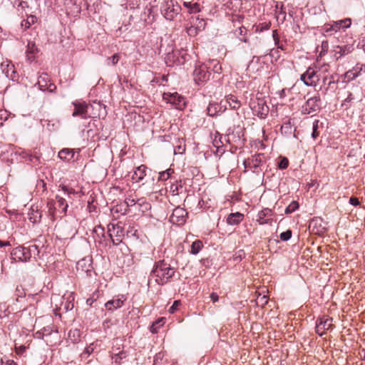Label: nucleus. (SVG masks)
I'll use <instances>...</instances> for the list:
<instances>
[{"instance_id":"obj_1","label":"nucleus","mask_w":365,"mask_h":365,"mask_svg":"<svg viewBox=\"0 0 365 365\" xmlns=\"http://www.w3.org/2000/svg\"><path fill=\"white\" fill-rule=\"evenodd\" d=\"M175 272V268L163 259L155 263L150 276L155 277L157 284L163 285L170 281Z\"/></svg>"},{"instance_id":"obj_2","label":"nucleus","mask_w":365,"mask_h":365,"mask_svg":"<svg viewBox=\"0 0 365 365\" xmlns=\"http://www.w3.org/2000/svg\"><path fill=\"white\" fill-rule=\"evenodd\" d=\"M181 9L177 0H163L160 4L162 15L169 21L173 20L180 14Z\"/></svg>"},{"instance_id":"obj_3","label":"nucleus","mask_w":365,"mask_h":365,"mask_svg":"<svg viewBox=\"0 0 365 365\" xmlns=\"http://www.w3.org/2000/svg\"><path fill=\"white\" fill-rule=\"evenodd\" d=\"M56 200H50L48 201L47 207L48 208L49 214L55 216L56 212H59L60 214L66 215L68 207L66 200L63 196L59 194L56 195Z\"/></svg>"},{"instance_id":"obj_4","label":"nucleus","mask_w":365,"mask_h":365,"mask_svg":"<svg viewBox=\"0 0 365 365\" xmlns=\"http://www.w3.org/2000/svg\"><path fill=\"white\" fill-rule=\"evenodd\" d=\"M210 74L207 66L202 64L195 67L193 71V78L195 82L200 85L207 82L210 79Z\"/></svg>"},{"instance_id":"obj_5","label":"nucleus","mask_w":365,"mask_h":365,"mask_svg":"<svg viewBox=\"0 0 365 365\" xmlns=\"http://www.w3.org/2000/svg\"><path fill=\"white\" fill-rule=\"evenodd\" d=\"M321 103L319 96L309 98L305 104L302 106V113L304 114H311L319 111L321 109Z\"/></svg>"},{"instance_id":"obj_6","label":"nucleus","mask_w":365,"mask_h":365,"mask_svg":"<svg viewBox=\"0 0 365 365\" xmlns=\"http://www.w3.org/2000/svg\"><path fill=\"white\" fill-rule=\"evenodd\" d=\"M300 80L308 86H314L319 81V77L314 68L309 67L306 72L301 75Z\"/></svg>"},{"instance_id":"obj_7","label":"nucleus","mask_w":365,"mask_h":365,"mask_svg":"<svg viewBox=\"0 0 365 365\" xmlns=\"http://www.w3.org/2000/svg\"><path fill=\"white\" fill-rule=\"evenodd\" d=\"M363 98L362 88L360 87H356L354 92H349L347 97L341 103V107L347 110L351 106V103L354 101H361Z\"/></svg>"},{"instance_id":"obj_8","label":"nucleus","mask_w":365,"mask_h":365,"mask_svg":"<svg viewBox=\"0 0 365 365\" xmlns=\"http://www.w3.org/2000/svg\"><path fill=\"white\" fill-rule=\"evenodd\" d=\"M112 229L108 226V235L113 245H118L122 242V237L124 236V230L120 225H112Z\"/></svg>"},{"instance_id":"obj_9","label":"nucleus","mask_w":365,"mask_h":365,"mask_svg":"<svg viewBox=\"0 0 365 365\" xmlns=\"http://www.w3.org/2000/svg\"><path fill=\"white\" fill-rule=\"evenodd\" d=\"M163 99L168 103L175 105L178 109H182L185 106L184 98L178 93H165L163 94Z\"/></svg>"},{"instance_id":"obj_10","label":"nucleus","mask_w":365,"mask_h":365,"mask_svg":"<svg viewBox=\"0 0 365 365\" xmlns=\"http://www.w3.org/2000/svg\"><path fill=\"white\" fill-rule=\"evenodd\" d=\"M37 84L41 91H48L53 93L56 89V86L51 82L50 78L47 73H43L39 76Z\"/></svg>"},{"instance_id":"obj_11","label":"nucleus","mask_w":365,"mask_h":365,"mask_svg":"<svg viewBox=\"0 0 365 365\" xmlns=\"http://www.w3.org/2000/svg\"><path fill=\"white\" fill-rule=\"evenodd\" d=\"M74 110L72 113L73 117L80 116L82 118L87 119L91 116L88 114V105L86 102L74 101L72 103Z\"/></svg>"},{"instance_id":"obj_12","label":"nucleus","mask_w":365,"mask_h":365,"mask_svg":"<svg viewBox=\"0 0 365 365\" xmlns=\"http://www.w3.org/2000/svg\"><path fill=\"white\" fill-rule=\"evenodd\" d=\"M60 11H64L67 15L77 16L81 14V7L78 4L77 0H68L65 7H63Z\"/></svg>"},{"instance_id":"obj_13","label":"nucleus","mask_w":365,"mask_h":365,"mask_svg":"<svg viewBox=\"0 0 365 365\" xmlns=\"http://www.w3.org/2000/svg\"><path fill=\"white\" fill-rule=\"evenodd\" d=\"M187 211L180 207L175 208L170 217V221L173 224L182 225L185 222Z\"/></svg>"},{"instance_id":"obj_14","label":"nucleus","mask_w":365,"mask_h":365,"mask_svg":"<svg viewBox=\"0 0 365 365\" xmlns=\"http://www.w3.org/2000/svg\"><path fill=\"white\" fill-rule=\"evenodd\" d=\"M332 318L321 317L317 319L316 323V332L319 336H323L326 330H329L332 327Z\"/></svg>"},{"instance_id":"obj_15","label":"nucleus","mask_w":365,"mask_h":365,"mask_svg":"<svg viewBox=\"0 0 365 365\" xmlns=\"http://www.w3.org/2000/svg\"><path fill=\"white\" fill-rule=\"evenodd\" d=\"M255 115L260 118H265L269 113V107L263 99H258L252 107Z\"/></svg>"},{"instance_id":"obj_16","label":"nucleus","mask_w":365,"mask_h":365,"mask_svg":"<svg viewBox=\"0 0 365 365\" xmlns=\"http://www.w3.org/2000/svg\"><path fill=\"white\" fill-rule=\"evenodd\" d=\"M126 298L124 295H118L105 303V307L108 311L113 312L114 310L123 307Z\"/></svg>"},{"instance_id":"obj_17","label":"nucleus","mask_w":365,"mask_h":365,"mask_svg":"<svg viewBox=\"0 0 365 365\" xmlns=\"http://www.w3.org/2000/svg\"><path fill=\"white\" fill-rule=\"evenodd\" d=\"M262 159L263 154H255L252 155L251 158L245 159L243 164L245 168L256 169L260 166Z\"/></svg>"},{"instance_id":"obj_18","label":"nucleus","mask_w":365,"mask_h":365,"mask_svg":"<svg viewBox=\"0 0 365 365\" xmlns=\"http://www.w3.org/2000/svg\"><path fill=\"white\" fill-rule=\"evenodd\" d=\"M331 23V26L329 28H332L335 34L340 32L341 31H345L346 29L349 28L351 25V19L349 18H346L342 20L334 21Z\"/></svg>"},{"instance_id":"obj_19","label":"nucleus","mask_w":365,"mask_h":365,"mask_svg":"<svg viewBox=\"0 0 365 365\" xmlns=\"http://www.w3.org/2000/svg\"><path fill=\"white\" fill-rule=\"evenodd\" d=\"M186 53L180 51H173L171 53H168L166 56V63H168V61H173V63H176L177 64H182L185 61V56Z\"/></svg>"},{"instance_id":"obj_20","label":"nucleus","mask_w":365,"mask_h":365,"mask_svg":"<svg viewBox=\"0 0 365 365\" xmlns=\"http://www.w3.org/2000/svg\"><path fill=\"white\" fill-rule=\"evenodd\" d=\"M309 228L316 235H322L325 231L324 227L322 226V220L320 218L312 219L309 222Z\"/></svg>"},{"instance_id":"obj_21","label":"nucleus","mask_w":365,"mask_h":365,"mask_svg":"<svg viewBox=\"0 0 365 365\" xmlns=\"http://www.w3.org/2000/svg\"><path fill=\"white\" fill-rule=\"evenodd\" d=\"M147 167L145 165H141L135 168L132 175V179L135 182H140L143 180L146 175Z\"/></svg>"},{"instance_id":"obj_22","label":"nucleus","mask_w":365,"mask_h":365,"mask_svg":"<svg viewBox=\"0 0 365 365\" xmlns=\"http://www.w3.org/2000/svg\"><path fill=\"white\" fill-rule=\"evenodd\" d=\"M353 44H346L343 46H337L334 50L335 55H339V57L347 55L354 51Z\"/></svg>"},{"instance_id":"obj_23","label":"nucleus","mask_w":365,"mask_h":365,"mask_svg":"<svg viewBox=\"0 0 365 365\" xmlns=\"http://www.w3.org/2000/svg\"><path fill=\"white\" fill-rule=\"evenodd\" d=\"M58 157L65 161L69 162L75 160V151L70 148H63L58 153Z\"/></svg>"},{"instance_id":"obj_24","label":"nucleus","mask_w":365,"mask_h":365,"mask_svg":"<svg viewBox=\"0 0 365 365\" xmlns=\"http://www.w3.org/2000/svg\"><path fill=\"white\" fill-rule=\"evenodd\" d=\"M272 215V210L267 208L259 211L257 214V221L259 225L267 224L270 219H267V217H270Z\"/></svg>"},{"instance_id":"obj_25","label":"nucleus","mask_w":365,"mask_h":365,"mask_svg":"<svg viewBox=\"0 0 365 365\" xmlns=\"http://www.w3.org/2000/svg\"><path fill=\"white\" fill-rule=\"evenodd\" d=\"M244 219V215L240 212L231 213L227 218V223L230 225H237Z\"/></svg>"},{"instance_id":"obj_26","label":"nucleus","mask_w":365,"mask_h":365,"mask_svg":"<svg viewBox=\"0 0 365 365\" xmlns=\"http://www.w3.org/2000/svg\"><path fill=\"white\" fill-rule=\"evenodd\" d=\"M38 53V48L36 43L34 42H29L26 49V56L29 60L33 61L35 58V55Z\"/></svg>"},{"instance_id":"obj_27","label":"nucleus","mask_w":365,"mask_h":365,"mask_svg":"<svg viewBox=\"0 0 365 365\" xmlns=\"http://www.w3.org/2000/svg\"><path fill=\"white\" fill-rule=\"evenodd\" d=\"M205 65L207 66L208 70L211 69L215 73L220 74L222 73V66L216 59H210Z\"/></svg>"},{"instance_id":"obj_28","label":"nucleus","mask_w":365,"mask_h":365,"mask_svg":"<svg viewBox=\"0 0 365 365\" xmlns=\"http://www.w3.org/2000/svg\"><path fill=\"white\" fill-rule=\"evenodd\" d=\"M225 101L233 110H237L241 106L240 101H238L237 98L233 95H229L226 96Z\"/></svg>"},{"instance_id":"obj_29","label":"nucleus","mask_w":365,"mask_h":365,"mask_svg":"<svg viewBox=\"0 0 365 365\" xmlns=\"http://www.w3.org/2000/svg\"><path fill=\"white\" fill-rule=\"evenodd\" d=\"M11 256L15 260L24 261V247L19 246L12 250L11 252Z\"/></svg>"},{"instance_id":"obj_30","label":"nucleus","mask_w":365,"mask_h":365,"mask_svg":"<svg viewBox=\"0 0 365 365\" xmlns=\"http://www.w3.org/2000/svg\"><path fill=\"white\" fill-rule=\"evenodd\" d=\"M37 21V17L34 15H29L27 16L26 19H24L21 21V26L24 27L26 29H29L31 25L34 24Z\"/></svg>"},{"instance_id":"obj_31","label":"nucleus","mask_w":365,"mask_h":365,"mask_svg":"<svg viewBox=\"0 0 365 365\" xmlns=\"http://www.w3.org/2000/svg\"><path fill=\"white\" fill-rule=\"evenodd\" d=\"M202 247H203L202 242L199 240H195L191 245L190 252L192 255H197L200 252V251L202 250Z\"/></svg>"},{"instance_id":"obj_32","label":"nucleus","mask_w":365,"mask_h":365,"mask_svg":"<svg viewBox=\"0 0 365 365\" xmlns=\"http://www.w3.org/2000/svg\"><path fill=\"white\" fill-rule=\"evenodd\" d=\"M4 71L5 72L6 76L8 78H11L12 81H15L18 78V74L14 70V65H7L6 71L4 69Z\"/></svg>"},{"instance_id":"obj_33","label":"nucleus","mask_w":365,"mask_h":365,"mask_svg":"<svg viewBox=\"0 0 365 365\" xmlns=\"http://www.w3.org/2000/svg\"><path fill=\"white\" fill-rule=\"evenodd\" d=\"M220 110V106L216 103H210L207 108V114L212 117L217 115Z\"/></svg>"},{"instance_id":"obj_34","label":"nucleus","mask_w":365,"mask_h":365,"mask_svg":"<svg viewBox=\"0 0 365 365\" xmlns=\"http://www.w3.org/2000/svg\"><path fill=\"white\" fill-rule=\"evenodd\" d=\"M363 65H361L360 68L356 67L354 68V71H349L345 73V78L348 79V81H351L354 79L358 76L359 73L361 71Z\"/></svg>"},{"instance_id":"obj_35","label":"nucleus","mask_w":365,"mask_h":365,"mask_svg":"<svg viewBox=\"0 0 365 365\" xmlns=\"http://www.w3.org/2000/svg\"><path fill=\"white\" fill-rule=\"evenodd\" d=\"M331 26V23L325 24L321 29L322 34L325 36L334 35L335 33Z\"/></svg>"},{"instance_id":"obj_36","label":"nucleus","mask_w":365,"mask_h":365,"mask_svg":"<svg viewBox=\"0 0 365 365\" xmlns=\"http://www.w3.org/2000/svg\"><path fill=\"white\" fill-rule=\"evenodd\" d=\"M60 187L61 188V191L62 192V195L68 198L71 197V195H74L76 193V191L73 188L68 187L66 185H61Z\"/></svg>"},{"instance_id":"obj_37","label":"nucleus","mask_w":365,"mask_h":365,"mask_svg":"<svg viewBox=\"0 0 365 365\" xmlns=\"http://www.w3.org/2000/svg\"><path fill=\"white\" fill-rule=\"evenodd\" d=\"M174 173L173 169H168L165 171L159 173L158 180L161 181L167 180L172 173Z\"/></svg>"},{"instance_id":"obj_38","label":"nucleus","mask_w":365,"mask_h":365,"mask_svg":"<svg viewBox=\"0 0 365 365\" xmlns=\"http://www.w3.org/2000/svg\"><path fill=\"white\" fill-rule=\"evenodd\" d=\"M319 120H315L314 122H313V125H312V138H314V139H316L319 135Z\"/></svg>"},{"instance_id":"obj_39","label":"nucleus","mask_w":365,"mask_h":365,"mask_svg":"<svg viewBox=\"0 0 365 365\" xmlns=\"http://www.w3.org/2000/svg\"><path fill=\"white\" fill-rule=\"evenodd\" d=\"M139 201L140 200H136L135 198L133 197L132 195H128L125 199V203L128 207H133L137 203L140 205Z\"/></svg>"},{"instance_id":"obj_40","label":"nucleus","mask_w":365,"mask_h":365,"mask_svg":"<svg viewBox=\"0 0 365 365\" xmlns=\"http://www.w3.org/2000/svg\"><path fill=\"white\" fill-rule=\"evenodd\" d=\"M299 207V204L297 201H292L285 209L286 214H291L297 210Z\"/></svg>"},{"instance_id":"obj_41","label":"nucleus","mask_w":365,"mask_h":365,"mask_svg":"<svg viewBox=\"0 0 365 365\" xmlns=\"http://www.w3.org/2000/svg\"><path fill=\"white\" fill-rule=\"evenodd\" d=\"M29 215V220L32 222H36L39 221L41 218V214L38 210L34 211L33 209L31 210V212Z\"/></svg>"},{"instance_id":"obj_42","label":"nucleus","mask_w":365,"mask_h":365,"mask_svg":"<svg viewBox=\"0 0 365 365\" xmlns=\"http://www.w3.org/2000/svg\"><path fill=\"white\" fill-rule=\"evenodd\" d=\"M29 250L31 257L36 258L39 255V249L38 247L36 245H31L29 246Z\"/></svg>"},{"instance_id":"obj_43","label":"nucleus","mask_w":365,"mask_h":365,"mask_svg":"<svg viewBox=\"0 0 365 365\" xmlns=\"http://www.w3.org/2000/svg\"><path fill=\"white\" fill-rule=\"evenodd\" d=\"M93 232L97 235L98 237L101 238V237H104L105 230L104 228L101 225L96 226L93 228Z\"/></svg>"},{"instance_id":"obj_44","label":"nucleus","mask_w":365,"mask_h":365,"mask_svg":"<svg viewBox=\"0 0 365 365\" xmlns=\"http://www.w3.org/2000/svg\"><path fill=\"white\" fill-rule=\"evenodd\" d=\"M292 231L290 230H288L285 232H283L280 234V239L282 241H287L289 240L292 237Z\"/></svg>"},{"instance_id":"obj_45","label":"nucleus","mask_w":365,"mask_h":365,"mask_svg":"<svg viewBox=\"0 0 365 365\" xmlns=\"http://www.w3.org/2000/svg\"><path fill=\"white\" fill-rule=\"evenodd\" d=\"M271 26L270 22H264L261 24H259L257 26V31H259V32H262L264 31L269 30Z\"/></svg>"},{"instance_id":"obj_46","label":"nucleus","mask_w":365,"mask_h":365,"mask_svg":"<svg viewBox=\"0 0 365 365\" xmlns=\"http://www.w3.org/2000/svg\"><path fill=\"white\" fill-rule=\"evenodd\" d=\"M68 0H53V4L54 6L59 10H61L63 7H65V4Z\"/></svg>"},{"instance_id":"obj_47","label":"nucleus","mask_w":365,"mask_h":365,"mask_svg":"<svg viewBox=\"0 0 365 365\" xmlns=\"http://www.w3.org/2000/svg\"><path fill=\"white\" fill-rule=\"evenodd\" d=\"M8 119V114L5 110H0V127L3 126L4 122Z\"/></svg>"},{"instance_id":"obj_48","label":"nucleus","mask_w":365,"mask_h":365,"mask_svg":"<svg viewBox=\"0 0 365 365\" xmlns=\"http://www.w3.org/2000/svg\"><path fill=\"white\" fill-rule=\"evenodd\" d=\"M289 165V160L287 158H283L279 163V168L280 169H286Z\"/></svg>"},{"instance_id":"obj_49","label":"nucleus","mask_w":365,"mask_h":365,"mask_svg":"<svg viewBox=\"0 0 365 365\" xmlns=\"http://www.w3.org/2000/svg\"><path fill=\"white\" fill-rule=\"evenodd\" d=\"M31 255L30 254L29 247H24V259L25 262L29 260L31 258Z\"/></svg>"},{"instance_id":"obj_50","label":"nucleus","mask_w":365,"mask_h":365,"mask_svg":"<svg viewBox=\"0 0 365 365\" xmlns=\"http://www.w3.org/2000/svg\"><path fill=\"white\" fill-rule=\"evenodd\" d=\"M180 305V301H175L173 304V305L169 309V312L173 314L174 313L178 308V307Z\"/></svg>"},{"instance_id":"obj_51","label":"nucleus","mask_w":365,"mask_h":365,"mask_svg":"<svg viewBox=\"0 0 365 365\" xmlns=\"http://www.w3.org/2000/svg\"><path fill=\"white\" fill-rule=\"evenodd\" d=\"M26 295V293L21 287H17L16 289V296L17 298L24 297Z\"/></svg>"},{"instance_id":"obj_52","label":"nucleus","mask_w":365,"mask_h":365,"mask_svg":"<svg viewBox=\"0 0 365 365\" xmlns=\"http://www.w3.org/2000/svg\"><path fill=\"white\" fill-rule=\"evenodd\" d=\"M272 38L274 41V45L279 44V42L280 41V40H279V36L277 30H274L272 31Z\"/></svg>"},{"instance_id":"obj_53","label":"nucleus","mask_w":365,"mask_h":365,"mask_svg":"<svg viewBox=\"0 0 365 365\" xmlns=\"http://www.w3.org/2000/svg\"><path fill=\"white\" fill-rule=\"evenodd\" d=\"M200 11V4L197 3L192 4L191 9L190 13H196Z\"/></svg>"},{"instance_id":"obj_54","label":"nucleus","mask_w":365,"mask_h":365,"mask_svg":"<svg viewBox=\"0 0 365 365\" xmlns=\"http://www.w3.org/2000/svg\"><path fill=\"white\" fill-rule=\"evenodd\" d=\"M187 32L190 36H195L197 34V29L193 26H190L187 29Z\"/></svg>"},{"instance_id":"obj_55","label":"nucleus","mask_w":365,"mask_h":365,"mask_svg":"<svg viewBox=\"0 0 365 365\" xmlns=\"http://www.w3.org/2000/svg\"><path fill=\"white\" fill-rule=\"evenodd\" d=\"M349 203L352 205L357 206L359 205V200L356 197H351L349 199Z\"/></svg>"},{"instance_id":"obj_56","label":"nucleus","mask_w":365,"mask_h":365,"mask_svg":"<svg viewBox=\"0 0 365 365\" xmlns=\"http://www.w3.org/2000/svg\"><path fill=\"white\" fill-rule=\"evenodd\" d=\"M210 299H211V300H212L213 302H217V301H218V299H219V296H218V294H217V293H215V292H212V293H211V294H210Z\"/></svg>"},{"instance_id":"obj_57","label":"nucleus","mask_w":365,"mask_h":365,"mask_svg":"<svg viewBox=\"0 0 365 365\" xmlns=\"http://www.w3.org/2000/svg\"><path fill=\"white\" fill-rule=\"evenodd\" d=\"M18 6L21 7L22 9L28 8L29 4L27 1H19Z\"/></svg>"},{"instance_id":"obj_58","label":"nucleus","mask_w":365,"mask_h":365,"mask_svg":"<svg viewBox=\"0 0 365 365\" xmlns=\"http://www.w3.org/2000/svg\"><path fill=\"white\" fill-rule=\"evenodd\" d=\"M26 160H29V162L34 163V160H35L36 161H37V160H38V158H37V157H36V156H34V155H33L31 153H30V154L28 155V157H27V158H26Z\"/></svg>"},{"instance_id":"obj_59","label":"nucleus","mask_w":365,"mask_h":365,"mask_svg":"<svg viewBox=\"0 0 365 365\" xmlns=\"http://www.w3.org/2000/svg\"><path fill=\"white\" fill-rule=\"evenodd\" d=\"M26 160H29V162L34 163V160H35L36 161H37V160H38V158H37V157H36V156H34V155H33L31 153H30V154L28 155V157H27V158H26Z\"/></svg>"},{"instance_id":"obj_60","label":"nucleus","mask_w":365,"mask_h":365,"mask_svg":"<svg viewBox=\"0 0 365 365\" xmlns=\"http://www.w3.org/2000/svg\"><path fill=\"white\" fill-rule=\"evenodd\" d=\"M247 30L244 26H241L237 31V34L240 36H243L246 33Z\"/></svg>"},{"instance_id":"obj_61","label":"nucleus","mask_w":365,"mask_h":365,"mask_svg":"<svg viewBox=\"0 0 365 365\" xmlns=\"http://www.w3.org/2000/svg\"><path fill=\"white\" fill-rule=\"evenodd\" d=\"M275 46L277 47V48L282 51H285L287 49L286 45L281 41L279 42V44H276Z\"/></svg>"},{"instance_id":"obj_62","label":"nucleus","mask_w":365,"mask_h":365,"mask_svg":"<svg viewBox=\"0 0 365 365\" xmlns=\"http://www.w3.org/2000/svg\"><path fill=\"white\" fill-rule=\"evenodd\" d=\"M111 60H112L113 64L115 65L118 63V60H119V56L117 54H114L111 57Z\"/></svg>"},{"instance_id":"obj_63","label":"nucleus","mask_w":365,"mask_h":365,"mask_svg":"<svg viewBox=\"0 0 365 365\" xmlns=\"http://www.w3.org/2000/svg\"><path fill=\"white\" fill-rule=\"evenodd\" d=\"M136 232H137V230H134L131 229L130 230L127 231L126 235H127V237L135 236Z\"/></svg>"},{"instance_id":"obj_64","label":"nucleus","mask_w":365,"mask_h":365,"mask_svg":"<svg viewBox=\"0 0 365 365\" xmlns=\"http://www.w3.org/2000/svg\"><path fill=\"white\" fill-rule=\"evenodd\" d=\"M95 301H96V299H94L93 297L87 299L86 304L91 307V306H93V304Z\"/></svg>"}]
</instances>
